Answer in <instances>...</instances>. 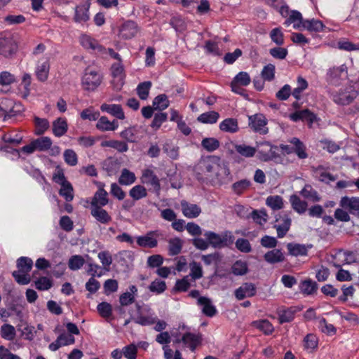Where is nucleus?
Masks as SVG:
<instances>
[{"mask_svg":"<svg viewBox=\"0 0 359 359\" xmlns=\"http://www.w3.org/2000/svg\"><path fill=\"white\" fill-rule=\"evenodd\" d=\"M137 316L131 318L125 321L124 325L126 326L131 320L142 326L151 325L156 322V318L150 313L151 309L148 306L142 308L138 304H136Z\"/></svg>","mask_w":359,"mask_h":359,"instance_id":"f257e3e1","label":"nucleus"},{"mask_svg":"<svg viewBox=\"0 0 359 359\" xmlns=\"http://www.w3.org/2000/svg\"><path fill=\"white\" fill-rule=\"evenodd\" d=\"M333 101L340 105H348L351 103L358 96V92L354 88L349 85L344 89L335 91L332 93Z\"/></svg>","mask_w":359,"mask_h":359,"instance_id":"f03ea898","label":"nucleus"},{"mask_svg":"<svg viewBox=\"0 0 359 359\" xmlns=\"http://www.w3.org/2000/svg\"><path fill=\"white\" fill-rule=\"evenodd\" d=\"M258 158L259 160L267 162L278 157L277 147L272 145L269 142L257 143Z\"/></svg>","mask_w":359,"mask_h":359,"instance_id":"7ed1b4c3","label":"nucleus"},{"mask_svg":"<svg viewBox=\"0 0 359 359\" xmlns=\"http://www.w3.org/2000/svg\"><path fill=\"white\" fill-rule=\"evenodd\" d=\"M250 82L251 79L248 73L241 72L233 79L231 83V90L241 95L246 96L245 90L242 86H247Z\"/></svg>","mask_w":359,"mask_h":359,"instance_id":"20e7f679","label":"nucleus"},{"mask_svg":"<svg viewBox=\"0 0 359 359\" xmlns=\"http://www.w3.org/2000/svg\"><path fill=\"white\" fill-rule=\"evenodd\" d=\"M347 77V67L345 65L339 67H333L327 70L326 74L327 81L332 85L338 86L341 80Z\"/></svg>","mask_w":359,"mask_h":359,"instance_id":"39448f33","label":"nucleus"},{"mask_svg":"<svg viewBox=\"0 0 359 359\" xmlns=\"http://www.w3.org/2000/svg\"><path fill=\"white\" fill-rule=\"evenodd\" d=\"M17 49L18 46L11 35H0V55L9 57L16 53Z\"/></svg>","mask_w":359,"mask_h":359,"instance_id":"423d86ee","label":"nucleus"},{"mask_svg":"<svg viewBox=\"0 0 359 359\" xmlns=\"http://www.w3.org/2000/svg\"><path fill=\"white\" fill-rule=\"evenodd\" d=\"M162 236L158 230L148 231L145 235L137 236V244L142 248H154L158 245L157 238Z\"/></svg>","mask_w":359,"mask_h":359,"instance_id":"0eeeda50","label":"nucleus"},{"mask_svg":"<svg viewBox=\"0 0 359 359\" xmlns=\"http://www.w3.org/2000/svg\"><path fill=\"white\" fill-rule=\"evenodd\" d=\"M141 182L147 186H151L153 191L158 196L161 191V184L158 177L151 169H145L142 172V175L140 178Z\"/></svg>","mask_w":359,"mask_h":359,"instance_id":"6e6552de","label":"nucleus"},{"mask_svg":"<svg viewBox=\"0 0 359 359\" xmlns=\"http://www.w3.org/2000/svg\"><path fill=\"white\" fill-rule=\"evenodd\" d=\"M267 121L262 114H256L249 116V126L255 132L260 134H266L268 128L266 127Z\"/></svg>","mask_w":359,"mask_h":359,"instance_id":"1a4fd4ad","label":"nucleus"},{"mask_svg":"<svg viewBox=\"0 0 359 359\" xmlns=\"http://www.w3.org/2000/svg\"><path fill=\"white\" fill-rule=\"evenodd\" d=\"M219 161L220 158L215 156H210L200 162L199 168L204 173H207L208 177L213 178Z\"/></svg>","mask_w":359,"mask_h":359,"instance_id":"9d476101","label":"nucleus"},{"mask_svg":"<svg viewBox=\"0 0 359 359\" xmlns=\"http://www.w3.org/2000/svg\"><path fill=\"white\" fill-rule=\"evenodd\" d=\"M339 205L351 215H359V197L343 196L339 201Z\"/></svg>","mask_w":359,"mask_h":359,"instance_id":"9b49d317","label":"nucleus"},{"mask_svg":"<svg viewBox=\"0 0 359 359\" xmlns=\"http://www.w3.org/2000/svg\"><path fill=\"white\" fill-rule=\"evenodd\" d=\"M202 341L201 334L186 332L183 334L182 339H177L175 343L182 342L189 347L191 351H194L196 347L201 344Z\"/></svg>","mask_w":359,"mask_h":359,"instance_id":"f8f14e48","label":"nucleus"},{"mask_svg":"<svg viewBox=\"0 0 359 359\" xmlns=\"http://www.w3.org/2000/svg\"><path fill=\"white\" fill-rule=\"evenodd\" d=\"M257 287L254 283H244L237 288L234 294L238 300H243L247 297H252L256 294Z\"/></svg>","mask_w":359,"mask_h":359,"instance_id":"ddd939ff","label":"nucleus"},{"mask_svg":"<svg viewBox=\"0 0 359 359\" xmlns=\"http://www.w3.org/2000/svg\"><path fill=\"white\" fill-rule=\"evenodd\" d=\"M139 32L137 23L133 20H127L123 23L119 29V35L123 39L133 38Z\"/></svg>","mask_w":359,"mask_h":359,"instance_id":"4468645a","label":"nucleus"},{"mask_svg":"<svg viewBox=\"0 0 359 359\" xmlns=\"http://www.w3.org/2000/svg\"><path fill=\"white\" fill-rule=\"evenodd\" d=\"M290 118L294 122L299 121H307L310 127L317 120L316 115L307 109L296 111L290 115Z\"/></svg>","mask_w":359,"mask_h":359,"instance_id":"2eb2a0df","label":"nucleus"},{"mask_svg":"<svg viewBox=\"0 0 359 359\" xmlns=\"http://www.w3.org/2000/svg\"><path fill=\"white\" fill-rule=\"evenodd\" d=\"M301 309L298 306H290L289 308H280L277 313L278 315V320L280 324L290 323L294 318L295 314L300 311Z\"/></svg>","mask_w":359,"mask_h":359,"instance_id":"dca6fc26","label":"nucleus"},{"mask_svg":"<svg viewBox=\"0 0 359 359\" xmlns=\"http://www.w3.org/2000/svg\"><path fill=\"white\" fill-rule=\"evenodd\" d=\"M183 215L187 218H196L201 212V208L196 204H193L182 200L180 202Z\"/></svg>","mask_w":359,"mask_h":359,"instance_id":"f3484780","label":"nucleus"},{"mask_svg":"<svg viewBox=\"0 0 359 359\" xmlns=\"http://www.w3.org/2000/svg\"><path fill=\"white\" fill-rule=\"evenodd\" d=\"M279 219H281L282 223L280 224H276L273 227L277 231L278 237L281 238H283L289 231L292 221L287 214L280 215V217L276 218V221L278 222Z\"/></svg>","mask_w":359,"mask_h":359,"instance_id":"a211bd4d","label":"nucleus"},{"mask_svg":"<svg viewBox=\"0 0 359 359\" xmlns=\"http://www.w3.org/2000/svg\"><path fill=\"white\" fill-rule=\"evenodd\" d=\"M90 8V2L86 1L85 3L78 5L75 8L74 20L76 22H84L88 20Z\"/></svg>","mask_w":359,"mask_h":359,"instance_id":"6ab92c4d","label":"nucleus"},{"mask_svg":"<svg viewBox=\"0 0 359 359\" xmlns=\"http://www.w3.org/2000/svg\"><path fill=\"white\" fill-rule=\"evenodd\" d=\"M91 215H93L95 219L103 224H107L111 221V215L103 209V207H92L91 208Z\"/></svg>","mask_w":359,"mask_h":359,"instance_id":"aec40b11","label":"nucleus"},{"mask_svg":"<svg viewBox=\"0 0 359 359\" xmlns=\"http://www.w3.org/2000/svg\"><path fill=\"white\" fill-rule=\"evenodd\" d=\"M292 144V153H294L299 158L304 159L308 157L306 145L297 137H292L289 140Z\"/></svg>","mask_w":359,"mask_h":359,"instance_id":"412c9836","label":"nucleus"},{"mask_svg":"<svg viewBox=\"0 0 359 359\" xmlns=\"http://www.w3.org/2000/svg\"><path fill=\"white\" fill-rule=\"evenodd\" d=\"M198 304L203 306V313L208 317H212L217 313L215 306L212 304L210 299L205 297L198 298Z\"/></svg>","mask_w":359,"mask_h":359,"instance_id":"4be33fe9","label":"nucleus"},{"mask_svg":"<svg viewBox=\"0 0 359 359\" xmlns=\"http://www.w3.org/2000/svg\"><path fill=\"white\" fill-rule=\"evenodd\" d=\"M109 203L108 193L104 189L97 190L93 197L91 198V208L92 207H104Z\"/></svg>","mask_w":359,"mask_h":359,"instance_id":"5701e85b","label":"nucleus"},{"mask_svg":"<svg viewBox=\"0 0 359 359\" xmlns=\"http://www.w3.org/2000/svg\"><path fill=\"white\" fill-rule=\"evenodd\" d=\"M318 285L317 283L310 278L306 279L300 283L299 289L306 295H313L316 293Z\"/></svg>","mask_w":359,"mask_h":359,"instance_id":"b1692460","label":"nucleus"},{"mask_svg":"<svg viewBox=\"0 0 359 359\" xmlns=\"http://www.w3.org/2000/svg\"><path fill=\"white\" fill-rule=\"evenodd\" d=\"M97 129L102 131H114L118 127V123L116 120L109 121L105 116H102L96 124Z\"/></svg>","mask_w":359,"mask_h":359,"instance_id":"393cba45","label":"nucleus"},{"mask_svg":"<svg viewBox=\"0 0 359 359\" xmlns=\"http://www.w3.org/2000/svg\"><path fill=\"white\" fill-rule=\"evenodd\" d=\"M102 147H111L120 153L126 152L128 150V144L123 141L119 140H104L100 143Z\"/></svg>","mask_w":359,"mask_h":359,"instance_id":"a878e982","label":"nucleus"},{"mask_svg":"<svg viewBox=\"0 0 359 359\" xmlns=\"http://www.w3.org/2000/svg\"><path fill=\"white\" fill-rule=\"evenodd\" d=\"M100 109L102 111H106L118 119H123L125 118L122 107L119 104H102Z\"/></svg>","mask_w":359,"mask_h":359,"instance_id":"bb28decb","label":"nucleus"},{"mask_svg":"<svg viewBox=\"0 0 359 359\" xmlns=\"http://www.w3.org/2000/svg\"><path fill=\"white\" fill-rule=\"evenodd\" d=\"M50 69V64L46 60L39 63L36 67L35 74L39 81L44 82L47 80Z\"/></svg>","mask_w":359,"mask_h":359,"instance_id":"cd10ccee","label":"nucleus"},{"mask_svg":"<svg viewBox=\"0 0 359 359\" xmlns=\"http://www.w3.org/2000/svg\"><path fill=\"white\" fill-rule=\"evenodd\" d=\"M68 129L66 120L58 118L53 123V133L56 137H61L65 135Z\"/></svg>","mask_w":359,"mask_h":359,"instance_id":"c85d7f7f","label":"nucleus"},{"mask_svg":"<svg viewBox=\"0 0 359 359\" xmlns=\"http://www.w3.org/2000/svg\"><path fill=\"white\" fill-rule=\"evenodd\" d=\"M290 202L292 208L299 214H303L306 212L308 203L305 201L301 200L298 196L292 195L290 198Z\"/></svg>","mask_w":359,"mask_h":359,"instance_id":"c756f323","label":"nucleus"},{"mask_svg":"<svg viewBox=\"0 0 359 359\" xmlns=\"http://www.w3.org/2000/svg\"><path fill=\"white\" fill-rule=\"evenodd\" d=\"M264 258L269 264L282 262L285 259L283 252L279 249H273L267 252L264 255Z\"/></svg>","mask_w":359,"mask_h":359,"instance_id":"7c9ffc66","label":"nucleus"},{"mask_svg":"<svg viewBox=\"0 0 359 359\" xmlns=\"http://www.w3.org/2000/svg\"><path fill=\"white\" fill-rule=\"evenodd\" d=\"M311 245L306 246L302 244L297 243H288L287 245V248L289 251V253L293 256H304L307 255L308 248H311Z\"/></svg>","mask_w":359,"mask_h":359,"instance_id":"2f4dec72","label":"nucleus"},{"mask_svg":"<svg viewBox=\"0 0 359 359\" xmlns=\"http://www.w3.org/2000/svg\"><path fill=\"white\" fill-rule=\"evenodd\" d=\"M219 128L224 132L234 133L238 130V125L236 119L228 118L222 121Z\"/></svg>","mask_w":359,"mask_h":359,"instance_id":"473e14b6","label":"nucleus"},{"mask_svg":"<svg viewBox=\"0 0 359 359\" xmlns=\"http://www.w3.org/2000/svg\"><path fill=\"white\" fill-rule=\"evenodd\" d=\"M302 27L306 29L310 32H319L323 30L325 25L322 22V21L311 19V20H305L303 22Z\"/></svg>","mask_w":359,"mask_h":359,"instance_id":"72a5a7b5","label":"nucleus"},{"mask_svg":"<svg viewBox=\"0 0 359 359\" xmlns=\"http://www.w3.org/2000/svg\"><path fill=\"white\" fill-rule=\"evenodd\" d=\"M252 325L266 335L272 334L274 330L273 325L268 320H255L252 323Z\"/></svg>","mask_w":359,"mask_h":359,"instance_id":"f704fd0d","label":"nucleus"},{"mask_svg":"<svg viewBox=\"0 0 359 359\" xmlns=\"http://www.w3.org/2000/svg\"><path fill=\"white\" fill-rule=\"evenodd\" d=\"M219 118V114L218 112L215 111H210L208 112L203 113L198 118V121L207 123V124H213L215 123Z\"/></svg>","mask_w":359,"mask_h":359,"instance_id":"c9c22d12","label":"nucleus"},{"mask_svg":"<svg viewBox=\"0 0 359 359\" xmlns=\"http://www.w3.org/2000/svg\"><path fill=\"white\" fill-rule=\"evenodd\" d=\"M36 151H46L50 149L52 140L49 137L43 136L34 140Z\"/></svg>","mask_w":359,"mask_h":359,"instance_id":"e433bc0d","label":"nucleus"},{"mask_svg":"<svg viewBox=\"0 0 359 359\" xmlns=\"http://www.w3.org/2000/svg\"><path fill=\"white\" fill-rule=\"evenodd\" d=\"M234 147L238 154L245 158L252 157L257 152L256 148L245 144H236Z\"/></svg>","mask_w":359,"mask_h":359,"instance_id":"4c0bfd02","label":"nucleus"},{"mask_svg":"<svg viewBox=\"0 0 359 359\" xmlns=\"http://www.w3.org/2000/svg\"><path fill=\"white\" fill-rule=\"evenodd\" d=\"M170 101L165 94L156 96L153 100V107L155 110L163 111L169 107Z\"/></svg>","mask_w":359,"mask_h":359,"instance_id":"58836bf2","label":"nucleus"},{"mask_svg":"<svg viewBox=\"0 0 359 359\" xmlns=\"http://www.w3.org/2000/svg\"><path fill=\"white\" fill-rule=\"evenodd\" d=\"M129 196L134 201H139L147 196V191L143 185L137 184L129 191Z\"/></svg>","mask_w":359,"mask_h":359,"instance_id":"ea45409f","label":"nucleus"},{"mask_svg":"<svg viewBox=\"0 0 359 359\" xmlns=\"http://www.w3.org/2000/svg\"><path fill=\"white\" fill-rule=\"evenodd\" d=\"M168 251L171 256L177 255L181 252L183 242L180 238H171L168 241Z\"/></svg>","mask_w":359,"mask_h":359,"instance_id":"a19ab883","label":"nucleus"},{"mask_svg":"<svg viewBox=\"0 0 359 359\" xmlns=\"http://www.w3.org/2000/svg\"><path fill=\"white\" fill-rule=\"evenodd\" d=\"M205 237L208 241L209 245L215 248H222V235L217 234L213 231H206L204 233Z\"/></svg>","mask_w":359,"mask_h":359,"instance_id":"79ce46f5","label":"nucleus"},{"mask_svg":"<svg viewBox=\"0 0 359 359\" xmlns=\"http://www.w3.org/2000/svg\"><path fill=\"white\" fill-rule=\"evenodd\" d=\"M300 194L305 198L311 200L313 202H318L320 201V197L318 192L313 189L310 184H306L300 191Z\"/></svg>","mask_w":359,"mask_h":359,"instance_id":"37998d69","label":"nucleus"},{"mask_svg":"<svg viewBox=\"0 0 359 359\" xmlns=\"http://www.w3.org/2000/svg\"><path fill=\"white\" fill-rule=\"evenodd\" d=\"M136 180L135 175L128 170L124 168L121 171V176L118 178V182L121 185H130L134 183Z\"/></svg>","mask_w":359,"mask_h":359,"instance_id":"c03bdc74","label":"nucleus"},{"mask_svg":"<svg viewBox=\"0 0 359 359\" xmlns=\"http://www.w3.org/2000/svg\"><path fill=\"white\" fill-rule=\"evenodd\" d=\"M231 272L235 276H243L248 272V265L245 261L237 260L231 266Z\"/></svg>","mask_w":359,"mask_h":359,"instance_id":"a18cd8bd","label":"nucleus"},{"mask_svg":"<svg viewBox=\"0 0 359 359\" xmlns=\"http://www.w3.org/2000/svg\"><path fill=\"white\" fill-rule=\"evenodd\" d=\"M33 262L32 259L27 257H21L17 260L18 271L28 273L32 268Z\"/></svg>","mask_w":359,"mask_h":359,"instance_id":"49530a36","label":"nucleus"},{"mask_svg":"<svg viewBox=\"0 0 359 359\" xmlns=\"http://www.w3.org/2000/svg\"><path fill=\"white\" fill-rule=\"evenodd\" d=\"M61 188L59 194L64 197L66 201H72L74 198L73 187L69 182H67L60 185Z\"/></svg>","mask_w":359,"mask_h":359,"instance_id":"de8ad7c7","label":"nucleus"},{"mask_svg":"<svg viewBox=\"0 0 359 359\" xmlns=\"http://www.w3.org/2000/svg\"><path fill=\"white\" fill-rule=\"evenodd\" d=\"M97 312L106 320L112 319V306L109 303L103 302L100 303L97 307Z\"/></svg>","mask_w":359,"mask_h":359,"instance_id":"09e8293b","label":"nucleus"},{"mask_svg":"<svg viewBox=\"0 0 359 359\" xmlns=\"http://www.w3.org/2000/svg\"><path fill=\"white\" fill-rule=\"evenodd\" d=\"M230 174L228 167L221 161L218 163V168L216 170L214 177L219 182H222Z\"/></svg>","mask_w":359,"mask_h":359,"instance_id":"8fccbe9b","label":"nucleus"},{"mask_svg":"<svg viewBox=\"0 0 359 359\" xmlns=\"http://www.w3.org/2000/svg\"><path fill=\"white\" fill-rule=\"evenodd\" d=\"M304 20H305L303 19L301 13L294 10L291 11L289 18L285 20V24L289 25L291 23H295L296 22H298V24L294 25V27L298 29L300 27V25L302 26L303 25V22Z\"/></svg>","mask_w":359,"mask_h":359,"instance_id":"3c124183","label":"nucleus"},{"mask_svg":"<svg viewBox=\"0 0 359 359\" xmlns=\"http://www.w3.org/2000/svg\"><path fill=\"white\" fill-rule=\"evenodd\" d=\"M219 141L214 137L204 138L201 142V146L208 152H212L219 147Z\"/></svg>","mask_w":359,"mask_h":359,"instance_id":"603ef678","label":"nucleus"},{"mask_svg":"<svg viewBox=\"0 0 359 359\" xmlns=\"http://www.w3.org/2000/svg\"><path fill=\"white\" fill-rule=\"evenodd\" d=\"M0 334L3 339L11 341L15 337V327L9 324H4L1 327Z\"/></svg>","mask_w":359,"mask_h":359,"instance_id":"864d4df0","label":"nucleus"},{"mask_svg":"<svg viewBox=\"0 0 359 359\" xmlns=\"http://www.w3.org/2000/svg\"><path fill=\"white\" fill-rule=\"evenodd\" d=\"M250 215L254 222L259 225L264 224L268 220V215L264 209L260 210H254Z\"/></svg>","mask_w":359,"mask_h":359,"instance_id":"5fc2aeb1","label":"nucleus"},{"mask_svg":"<svg viewBox=\"0 0 359 359\" xmlns=\"http://www.w3.org/2000/svg\"><path fill=\"white\" fill-rule=\"evenodd\" d=\"M303 342L304 349L312 351L317 348L318 339L316 335L313 334H308L304 338Z\"/></svg>","mask_w":359,"mask_h":359,"instance_id":"6e6d98bb","label":"nucleus"},{"mask_svg":"<svg viewBox=\"0 0 359 359\" xmlns=\"http://www.w3.org/2000/svg\"><path fill=\"white\" fill-rule=\"evenodd\" d=\"M104 74L101 70H91V91L97 89L103 82Z\"/></svg>","mask_w":359,"mask_h":359,"instance_id":"4d7b16f0","label":"nucleus"},{"mask_svg":"<svg viewBox=\"0 0 359 359\" xmlns=\"http://www.w3.org/2000/svg\"><path fill=\"white\" fill-rule=\"evenodd\" d=\"M266 205L274 210H280L283 207V198L280 196H270L266 198Z\"/></svg>","mask_w":359,"mask_h":359,"instance_id":"13d9d810","label":"nucleus"},{"mask_svg":"<svg viewBox=\"0 0 359 359\" xmlns=\"http://www.w3.org/2000/svg\"><path fill=\"white\" fill-rule=\"evenodd\" d=\"M151 85V81H144L137 86V93L141 100H144L147 99Z\"/></svg>","mask_w":359,"mask_h":359,"instance_id":"bf43d9fd","label":"nucleus"},{"mask_svg":"<svg viewBox=\"0 0 359 359\" xmlns=\"http://www.w3.org/2000/svg\"><path fill=\"white\" fill-rule=\"evenodd\" d=\"M189 267L190 273L189 277L191 276L194 280H198L203 276V269L200 263L193 261L190 263Z\"/></svg>","mask_w":359,"mask_h":359,"instance_id":"052dcab7","label":"nucleus"},{"mask_svg":"<svg viewBox=\"0 0 359 359\" xmlns=\"http://www.w3.org/2000/svg\"><path fill=\"white\" fill-rule=\"evenodd\" d=\"M269 35L271 41L277 46H280L284 44V35L280 28L276 27L273 29Z\"/></svg>","mask_w":359,"mask_h":359,"instance_id":"680f3d73","label":"nucleus"},{"mask_svg":"<svg viewBox=\"0 0 359 359\" xmlns=\"http://www.w3.org/2000/svg\"><path fill=\"white\" fill-rule=\"evenodd\" d=\"M165 282L160 279H156L149 286V290L156 294H161L166 290Z\"/></svg>","mask_w":359,"mask_h":359,"instance_id":"e2e57ef3","label":"nucleus"},{"mask_svg":"<svg viewBox=\"0 0 359 359\" xmlns=\"http://www.w3.org/2000/svg\"><path fill=\"white\" fill-rule=\"evenodd\" d=\"M222 256L218 252H215L212 254L203 255L201 257L202 260L206 265H210L212 264H218L222 260Z\"/></svg>","mask_w":359,"mask_h":359,"instance_id":"0e129e2a","label":"nucleus"},{"mask_svg":"<svg viewBox=\"0 0 359 359\" xmlns=\"http://www.w3.org/2000/svg\"><path fill=\"white\" fill-rule=\"evenodd\" d=\"M250 184V181L246 179L241 180L232 184V189L236 194L240 195L246 190Z\"/></svg>","mask_w":359,"mask_h":359,"instance_id":"69168bd1","label":"nucleus"},{"mask_svg":"<svg viewBox=\"0 0 359 359\" xmlns=\"http://www.w3.org/2000/svg\"><path fill=\"white\" fill-rule=\"evenodd\" d=\"M34 123L36 127L35 133L38 135H42L48 128L49 123L47 119L39 117L34 118Z\"/></svg>","mask_w":359,"mask_h":359,"instance_id":"338daca9","label":"nucleus"},{"mask_svg":"<svg viewBox=\"0 0 359 359\" xmlns=\"http://www.w3.org/2000/svg\"><path fill=\"white\" fill-rule=\"evenodd\" d=\"M261 75L264 81H271L275 77V66L272 64H269L264 67Z\"/></svg>","mask_w":359,"mask_h":359,"instance_id":"774afa93","label":"nucleus"}]
</instances>
